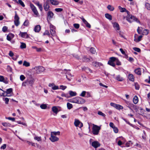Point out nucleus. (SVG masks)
<instances>
[{"label": "nucleus", "mask_w": 150, "mask_h": 150, "mask_svg": "<svg viewBox=\"0 0 150 150\" xmlns=\"http://www.w3.org/2000/svg\"><path fill=\"white\" fill-rule=\"evenodd\" d=\"M41 30V27L40 25H37L35 26L34 31L35 32H38Z\"/></svg>", "instance_id": "29"}, {"label": "nucleus", "mask_w": 150, "mask_h": 150, "mask_svg": "<svg viewBox=\"0 0 150 150\" xmlns=\"http://www.w3.org/2000/svg\"><path fill=\"white\" fill-rule=\"evenodd\" d=\"M14 22L16 26H17L19 25L20 22L19 19H15Z\"/></svg>", "instance_id": "51"}, {"label": "nucleus", "mask_w": 150, "mask_h": 150, "mask_svg": "<svg viewBox=\"0 0 150 150\" xmlns=\"http://www.w3.org/2000/svg\"><path fill=\"white\" fill-rule=\"evenodd\" d=\"M74 124L76 127H79L80 128H81L83 126V123L77 119H75Z\"/></svg>", "instance_id": "8"}, {"label": "nucleus", "mask_w": 150, "mask_h": 150, "mask_svg": "<svg viewBox=\"0 0 150 150\" xmlns=\"http://www.w3.org/2000/svg\"><path fill=\"white\" fill-rule=\"evenodd\" d=\"M105 17L107 19H112V16L110 14L108 13H106L105 14Z\"/></svg>", "instance_id": "45"}, {"label": "nucleus", "mask_w": 150, "mask_h": 150, "mask_svg": "<svg viewBox=\"0 0 150 150\" xmlns=\"http://www.w3.org/2000/svg\"><path fill=\"white\" fill-rule=\"evenodd\" d=\"M143 29V31L142 33V34L144 35H147L149 33V30L147 29H145L142 28Z\"/></svg>", "instance_id": "23"}, {"label": "nucleus", "mask_w": 150, "mask_h": 150, "mask_svg": "<svg viewBox=\"0 0 150 150\" xmlns=\"http://www.w3.org/2000/svg\"><path fill=\"white\" fill-rule=\"evenodd\" d=\"M108 64L113 67H114L115 66V64L114 62L111 61L110 60L108 61Z\"/></svg>", "instance_id": "44"}, {"label": "nucleus", "mask_w": 150, "mask_h": 150, "mask_svg": "<svg viewBox=\"0 0 150 150\" xmlns=\"http://www.w3.org/2000/svg\"><path fill=\"white\" fill-rule=\"evenodd\" d=\"M92 65L95 67H98L103 66V64L100 62H93L92 63Z\"/></svg>", "instance_id": "14"}, {"label": "nucleus", "mask_w": 150, "mask_h": 150, "mask_svg": "<svg viewBox=\"0 0 150 150\" xmlns=\"http://www.w3.org/2000/svg\"><path fill=\"white\" fill-rule=\"evenodd\" d=\"M13 89L12 88H9L6 91H5V94H6L7 96H11V94L12 93Z\"/></svg>", "instance_id": "16"}, {"label": "nucleus", "mask_w": 150, "mask_h": 150, "mask_svg": "<svg viewBox=\"0 0 150 150\" xmlns=\"http://www.w3.org/2000/svg\"><path fill=\"white\" fill-rule=\"evenodd\" d=\"M54 15V14L53 12L51 11H49L47 13V18H52Z\"/></svg>", "instance_id": "26"}, {"label": "nucleus", "mask_w": 150, "mask_h": 150, "mask_svg": "<svg viewBox=\"0 0 150 150\" xmlns=\"http://www.w3.org/2000/svg\"><path fill=\"white\" fill-rule=\"evenodd\" d=\"M52 111L55 113L56 114H57L58 112L59 111L58 110V109L57 108V107L55 106H53L52 108Z\"/></svg>", "instance_id": "25"}, {"label": "nucleus", "mask_w": 150, "mask_h": 150, "mask_svg": "<svg viewBox=\"0 0 150 150\" xmlns=\"http://www.w3.org/2000/svg\"><path fill=\"white\" fill-rule=\"evenodd\" d=\"M50 32L52 36L56 35L55 27L51 23H50Z\"/></svg>", "instance_id": "4"}, {"label": "nucleus", "mask_w": 150, "mask_h": 150, "mask_svg": "<svg viewBox=\"0 0 150 150\" xmlns=\"http://www.w3.org/2000/svg\"><path fill=\"white\" fill-rule=\"evenodd\" d=\"M142 28H140L139 27H138L137 29V31L138 33L140 34H142L143 31V29H142Z\"/></svg>", "instance_id": "41"}, {"label": "nucleus", "mask_w": 150, "mask_h": 150, "mask_svg": "<svg viewBox=\"0 0 150 150\" xmlns=\"http://www.w3.org/2000/svg\"><path fill=\"white\" fill-rule=\"evenodd\" d=\"M17 2L20 4L22 6L24 7L25 6V5L24 4L23 2L21 0H18V1H17Z\"/></svg>", "instance_id": "43"}, {"label": "nucleus", "mask_w": 150, "mask_h": 150, "mask_svg": "<svg viewBox=\"0 0 150 150\" xmlns=\"http://www.w3.org/2000/svg\"><path fill=\"white\" fill-rule=\"evenodd\" d=\"M55 10L56 11L58 12H60L63 11V9L60 8H56L55 9Z\"/></svg>", "instance_id": "57"}, {"label": "nucleus", "mask_w": 150, "mask_h": 150, "mask_svg": "<svg viewBox=\"0 0 150 150\" xmlns=\"http://www.w3.org/2000/svg\"><path fill=\"white\" fill-rule=\"evenodd\" d=\"M26 81L28 85L31 86H32L35 80L31 76H30L27 79Z\"/></svg>", "instance_id": "6"}, {"label": "nucleus", "mask_w": 150, "mask_h": 150, "mask_svg": "<svg viewBox=\"0 0 150 150\" xmlns=\"http://www.w3.org/2000/svg\"><path fill=\"white\" fill-rule=\"evenodd\" d=\"M0 96H7V95L5 94V91L0 88Z\"/></svg>", "instance_id": "33"}, {"label": "nucleus", "mask_w": 150, "mask_h": 150, "mask_svg": "<svg viewBox=\"0 0 150 150\" xmlns=\"http://www.w3.org/2000/svg\"><path fill=\"white\" fill-rule=\"evenodd\" d=\"M133 102L135 104H137L138 102V99L137 97L135 96L133 98Z\"/></svg>", "instance_id": "34"}, {"label": "nucleus", "mask_w": 150, "mask_h": 150, "mask_svg": "<svg viewBox=\"0 0 150 150\" xmlns=\"http://www.w3.org/2000/svg\"><path fill=\"white\" fill-rule=\"evenodd\" d=\"M33 135L35 136L34 137V139L35 140H37L38 142H40L42 141V138L40 136L38 137L35 134H34Z\"/></svg>", "instance_id": "21"}, {"label": "nucleus", "mask_w": 150, "mask_h": 150, "mask_svg": "<svg viewBox=\"0 0 150 150\" xmlns=\"http://www.w3.org/2000/svg\"><path fill=\"white\" fill-rule=\"evenodd\" d=\"M43 7L45 10L46 11H47L49 10L50 6L48 0H46L45 2L44 3Z\"/></svg>", "instance_id": "9"}, {"label": "nucleus", "mask_w": 150, "mask_h": 150, "mask_svg": "<svg viewBox=\"0 0 150 150\" xmlns=\"http://www.w3.org/2000/svg\"><path fill=\"white\" fill-rule=\"evenodd\" d=\"M49 86L51 87L52 89L54 90H57L59 89V86L55 85L54 83H50L49 84Z\"/></svg>", "instance_id": "15"}, {"label": "nucleus", "mask_w": 150, "mask_h": 150, "mask_svg": "<svg viewBox=\"0 0 150 150\" xmlns=\"http://www.w3.org/2000/svg\"><path fill=\"white\" fill-rule=\"evenodd\" d=\"M38 7L39 9L41 11H42L43 9L42 5L40 4L39 2H37L35 3Z\"/></svg>", "instance_id": "31"}, {"label": "nucleus", "mask_w": 150, "mask_h": 150, "mask_svg": "<svg viewBox=\"0 0 150 150\" xmlns=\"http://www.w3.org/2000/svg\"><path fill=\"white\" fill-rule=\"evenodd\" d=\"M0 81L3 82L6 84H7L8 83V81L6 79H5L2 76H0Z\"/></svg>", "instance_id": "19"}, {"label": "nucleus", "mask_w": 150, "mask_h": 150, "mask_svg": "<svg viewBox=\"0 0 150 150\" xmlns=\"http://www.w3.org/2000/svg\"><path fill=\"white\" fill-rule=\"evenodd\" d=\"M20 78L21 80L23 81L25 79V77L24 76L22 75L20 76Z\"/></svg>", "instance_id": "59"}, {"label": "nucleus", "mask_w": 150, "mask_h": 150, "mask_svg": "<svg viewBox=\"0 0 150 150\" xmlns=\"http://www.w3.org/2000/svg\"><path fill=\"white\" fill-rule=\"evenodd\" d=\"M13 37V34H9L7 36V39L8 41H10Z\"/></svg>", "instance_id": "32"}, {"label": "nucleus", "mask_w": 150, "mask_h": 150, "mask_svg": "<svg viewBox=\"0 0 150 150\" xmlns=\"http://www.w3.org/2000/svg\"><path fill=\"white\" fill-rule=\"evenodd\" d=\"M40 108L42 109H45L47 108V105L45 104H42L40 105Z\"/></svg>", "instance_id": "48"}, {"label": "nucleus", "mask_w": 150, "mask_h": 150, "mask_svg": "<svg viewBox=\"0 0 150 150\" xmlns=\"http://www.w3.org/2000/svg\"><path fill=\"white\" fill-rule=\"evenodd\" d=\"M21 37L25 38H29V36L26 32H20L19 34Z\"/></svg>", "instance_id": "11"}, {"label": "nucleus", "mask_w": 150, "mask_h": 150, "mask_svg": "<svg viewBox=\"0 0 150 150\" xmlns=\"http://www.w3.org/2000/svg\"><path fill=\"white\" fill-rule=\"evenodd\" d=\"M98 114L99 115H101L104 117L106 116V115L105 114L103 113L102 112L100 111H98Z\"/></svg>", "instance_id": "55"}, {"label": "nucleus", "mask_w": 150, "mask_h": 150, "mask_svg": "<svg viewBox=\"0 0 150 150\" xmlns=\"http://www.w3.org/2000/svg\"><path fill=\"white\" fill-rule=\"evenodd\" d=\"M50 140L52 142L57 141L59 140V138L56 136L51 135L50 137Z\"/></svg>", "instance_id": "12"}, {"label": "nucleus", "mask_w": 150, "mask_h": 150, "mask_svg": "<svg viewBox=\"0 0 150 150\" xmlns=\"http://www.w3.org/2000/svg\"><path fill=\"white\" fill-rule=\"evenodd\" d=\"M69 101L71 103H75L79 104H82L85 103V100L84 99L81 97H77L71 99Z\"/></svg>", "instance_id": "1"}, {"label": "nucleus", "mask_w": 150, "mask_h": 150, "mask_svg": "<svg viewBox=\"0 0 150 150\" xmlns=\"http://www.w3.org/2000/svg\"><path fill=\"white\" fill-rule=\"evenodd\" d=\"M17 122L18 124H21L23 125L27 126V124L26 123L21 122L20 121H18Z\"/></svg>", "instance_id": "60"}, {"label": "nucleus", "mask_w": 150, "mask_h": 150, "mask_svg": "<svg viewBox=\"0 0 150 150\" xmlns=\"http://www.w3.org/2000/svg\"><path fill=\"white\" fill-rule=\"evenodd\" d=\"M30 7L34 14L36 16H38L39 15V14L36 7L33 4L31 3L30 4Z\"/></svg>", "instance_id": "7"}, {"label": "nucleus", "mask_w": 150, "mask_h": 150, "mask_svg": "<svg viewBox=\"0 0 150 150\" xmlns=\"http://www.w3.org/2000/svg\"><path fill=\"white\" fill-rule=\"evenodd\" d=\"M67 107L68 109H70L73 107V106L72 104L69 103H68L67 104Z\"/></svg>", "instance_id": "46"}, {"label": "nucleus", "mask_w": 150, "mask_h": 150, "mask_svg": "<svg viewBox=\"0 0 150 150\" xmlns=\"http://www.w3.org/2000/svg\"><path fill=\"white\" fill-rule=\"evenodd\" d=\"M61 96L62 97H64L66 98H70V96L68 94H66L64 93L61 94Z\"/></svg>", "instance_id": "37"}, {"label": "nucleus", "mask_w": 150, "mask_h": 150, "mask_svg": "<svg viewBox=\"0 0 150 150\" xmlns=\"http://www.w3.org/2000/svg\"><path fill=\"white\" fill-rule=\"evenodd\" d=\"M67 88V86L63 85H61L60 86V89L63 90H64Z\"/></svg>", "instance_id": "58"}, {"label": "nucleus", "mask_w": 150, "mask_h": 150, "mask_svg": "<svg viewBox=\"0 0 150 150\" xmlns=\"http://www.w3.org/2000/svg\"><path fill=\"white\" fill-rule=\"evenodd\" d=\"M107 8L110 11H113L114 10V8L112 6L109 5L107 6Z\"/></svg>", "instance_id": "36"}, {"label": "nucleus", "mask_w": 150, "mask_h": 150, "mask_svg": "<svg viewBox=\"0 0 150 150\" xmlns=\"http://www.w3.org/2000/svg\"><path fill=\"white\" fill-rule=\"evenodd\" d=\"M85 71L87 73H92V70L88 67H85Z\"/></svg>", "instance_id": "42"}, {"label": "nucleus", "mask_w": 150, "mask_h": 150, "mask_svg": "<svg viewBox=\"0 0 150 150\" xmlns=\"http://www.w3.org/2000/svg\"><path fill=\"white\" fill-rule=\"evenodd\" d=\"M69 96L70 97L73 96H75L76 95L77 93L75 92H74L72 91H69Z\"/></svg>", "instance_id": "28"}, {"label": "nucleus", "mask_w": 150, "mask_h": 150, "mask_svg": "<svg viewBox=\"0 0 150 150\" xmlns=\"http://www.w3.org/2000/svg\"><path fill=\"white\" fill-rule=\"evenodd\" d=\"M29 23V21L28 20H25V21L24 22L23 25H24L25 26H28Z\"/></svg>", "instance_id": "52"}, {"label": "nucleus", "mask_w": 150, "mask_h": 150, "mask_svg": "<svg viewBox=\"0 0 150 150\" xmlns=\"http://www.w3.org/2000/svg\"><path fill=\"white\" fill-rule=\"evenodd\" d=\"M23 65L26 67H28L30 66V64L29 62H27L26 61H25L23 62Z\"/></svg>", "instance_id": "38"}, {"label": "nucleus", "mask_w": 150, "mask_h": 150, "mask_svg": "<svg viewBox=\"0 0 150 150\" xmlns=\"http://www.w3.org/2000/svg\"><path fill=\"white\" fill-rule=\"evenodd\" d=\"M3 100L5 101V103L6 104H8V102L9 101V99L8 98H3Z\"/></svg>", "instance_id": "47"}, {"label": "nucleus", "mask_w": 150, "mask_h": 150, "mask_svg": "<svg viewBox=\"0 0 150 150\" xmlns=\"http://www.w3.org/2000/svg\"><path fill=\"white\" fill-rule=\"evenodd\" d=\"M146 7L149 10H150V4L148 3H146L145 4Z\"/></svg>", "instance_id": "54"}, {"label": "nucleus", "mask_w": 150, "mask_h": 150, "mask_svg": "<svg viewBox=\"0 0 150 150\" xmlns=\"http://www.w3.org/2000/svg\"><path fill=\"white\" fill-rule=\"evenodd\" d=\"M93 125L92 133L94 135H97L99 133L100 127L94 124H93Z\"/></svg>", "instance_id": "3"}, {"label": "nucleus", "mask_w": 150, "mask_h": 150, "mask_svg": "<svg viewBox=\"0 0 150 150\" xmlns=\"http://www.w3.org/2000/svg\"><path fill=\"white\" fill-rule=\"evenodd\" d=\"M135 88L136 90H139V85L137 83H135Z\"/></svg>", "instance_id": "63"}, {"label": "nucleus", "mask_w": 150, "mask_h": 150, "mask_svg": "<svg viewBox=\"0 0 150 150\" xmlns=\"http://www.w3.org/2000/svg\"><path fill=\"white\" fill-rule=\"evenodd\" d=\"M118 7L121 12H125L127 13V19H136L135 18L134 16L129 15V12L125 8H122L120 6H119Z\"/></svg>", "instance_id": "2"}, {"label": "nucleus", "mask_w": 150, "mask_h": 150, "mask_svg": "<svg viewBox=\"0 0 150 150\" xmlns=\"http://www.w3.org/2000/svg\"><path fill=\"white\" fill-rule=\"evenodd\" d=\"M137 36V34H135L134 36V40L136 42H138L140 41L142 37V35H140L138 37V38L137 39L136 37Z\"/></svg>", "instance_id": "18"}, {"label": "nucleus", "mask_w": 150, "mask_h": 150, "mask_svg": "<svg viewBox=\"0 0 150 150\" xmlns=\"http://www.w3.org/2000/svg\"><path fill=\"white\" fill-rule=\"evenodd\" d=\"M91 145L94 148H96L100 146V144L98 141H95L92 143Z\"/></svg>", "instance_id": "13"}, {"label": "nucleus", "mask_w": 150, "mask_h": 150, "mask_svg": "<svg viewBox=\"0 0 150 150\" xmlns=\"http://www.w3.org/2000/svg\"><path fill=\"white\" fill-rule=\"evenodd\" d=\"M8 30V27L6 26H4L2 28V31L4 33H6Z\"/></svg>", "instance_id": "50"}, {"label": "nucleus", "mask_w": 150, "mask_h": 150, "mask_svg": "<svg viewBox=\"0 0 150 150\" xmlns=\"http://www.w3.org/2000/svg\"><path fill=\"white\" fill-rule=\"evenodd\" d=\"M21 45L20 46V47L21 49L25 48L26 47V45L25 43L23 42L21 43Z\"/></svg>", "instance_id": "49"}, {"label": "nucleus", "mask_w": 150, "mask_h": 150, "mask_svg": "<svg viewBox=\"0 0 150 150\" xmlns=\"http://www.w3.org/2000/svg\"><path fill=\"white\" fill-rule=\"evenodd\" d=\"M2 125L4 127H10L11 124L9 123L4 122L2 123Z\"/></svg>", "instance_id": "53"}, {"label": "nucleus", "mask_w": 150, "mask_h": 150, "mask_svg": "<svg viewBox=\"0 0 150 150\" xmlns=\"http://www.w3.org/2000/svg\"><path fill=\"white\" fill-rule=\"evenodd\" d=\"M113 28L116 30H119L120 29V27L118 23L116 22L112 23Z\"/></svg>", "instance_id": "17"}, {"label": "nucleus", "mask_w": 150, "mask_h": 150, "mask_svg": "<svg viewBox=\"0 0 150 150\" xmlns=\"http://www.w3.org/2000/svg\"><path fill=\"white\" fill-rule=\"evenodd\" d=\"M91 52L93 54H95L96 52L95 49L93 47L91 48L90 49Z\"/></svg>", "instance_id": "61"}, {"label": "nucleus", "mask_w": 150, "mask_h": 150, "mask_svg": "<svg viewBox=\"0 0 150 150\" xmlns=\"http://www.w3.org/2000/svg\"><path fill=\"white\" fill-rule=\"evenodd\" d=\"M134 71L136 74L138 75H140L141 74V69L140 68H138L135 69Z\"/></svg>", "instance_id": "27"}, {"label": "nucleus", "mask_w": 150, "mask_h": 150, "mask_svg": "<svg viewBox=\"0 0 150 150\" xmlns=\"http://www.w3.org/2000/svg\"><path fill=\"white\" fill-rule=\"evenodd\" d=\"M82 60L84 62H88L90 61V59L86 57L85 56H84L82 58Z\"/></svg>", "instance_id": "39"}, {"label": "nucleus", "mask_w": 150, "mask_h": 150, "mask_svg": "<svg viewBox=\"0 0 150 150\" xmlns=\"http://www.w3.org/2000/svg\"><path fill=\"white\" fill-rule=\"evenodd\" d=\"M117 59V58H116L114 57H112L110 58V60L114 62V61H116Z\"/></svg>", "instance_id": "62"}, {"label": "nucleus", "mask_w": 150, "mask_h": 150, "mask_svg": "<svg viewBox=\"0 0 150 150\" xmlns=\"http://www.w3.org/2000/svg\"><path fill=\"white\" fill-rule=\"evenodd\" d=\"M83 22L84 23V24L86 25V26L89 28H90L91 27V25L90 24L88 23L85 19H82Z\"/></svg>", "instance_id": "30"}, {"label": "nucleus", "mask_w": 150, "mask_h": 150, "mask_svg": "<svg viewBox=\"0 0 150 150\" xmlns=\"http://www.w3.org/2000/svg\"><path fill=\"white\" fill-rule=\"evenodd\" d=\"M115 79L120 81H122L124 80L123 78L120 75H117L115 78Z\"/></svg>", "instance_id": "24"}, {"label": "nucleus", "mask_w": 150, "mask_h": 150, "mask_svg": "<svg viewBox=\"0 0 150 150\" xmlns=\"http://www.w3.org/2000/svg\"><path fill=\"white\" fill-rule=\"evenodd\" d=\"M35 72L37 74H40L45 70V68L42 66L36 67L34 68Z\"/></svg>", "instance_id": "5"}, {"label": "nucleus", "mask_w": 150, "mask_h": 150, "mask_svg": "<svg viewBox=\"0 0 150 150\" xmlns=\"http://www.w3.org/2000/svg\"><path fill=\"white\" fill-rule=\"evenodd\" d=\"M60 132L59 131L57 132H52L51 133V135L56 136L57 135H60Z\"/></svg>", "instance_id": "35"}, {"label": "nucleus", "mask_w": 150, "mask_h": 150, "mask_svg": "<svg viewBox=\"0 0 150 150\" xmlns=\"http://www.w3.org/2000/svg\"><path fill=\"white\" fill-rule=\"evenodd\" d=\"M73 25L75 28L76 29H78L79 27V25L77 23L74 24Z\"/></svg>", "instance_id": "64"}, {"label": "nucleus", "mask_w": 150, "mask_h": 150, "mask_svg": "<svg viewBox=\"0 0 150 150\" xmlns=\"http://www.w3.org/2000/svg\"><path fill=\"white\" fill-rule=\"evenodd\" d=\"M128 78L131 81H134V77L132 74H129L128 75Z\"/></svg>", "instance_id": "22"}, {"label": "nucleus", "mask_w": 150, "mask_h": 150, "mask_svg": "<svg viewBox=\"0 0 150 150\" xmlns=\"http://www.w3.org/2000/svg\"><path fill=\"white\" fill-rule=\"evenodd\" d=\"M43 35H48L49 36H50V33L48 30H46L43 33Z\"/></svg>", "instance_id": "56"}, {"label": "nucleus", "mask_w": 150, "mask_h": 150, "mask_svg": "<svg viewBox=\"0 0 150 150\" xmlns=\"http://www.w3.org/2000/svg\"><path fill=\"white\" fill-rule=\"evenodd\" d=\"M48 1L49 2H50L53 5H57L59 4L58 1H57L53 0H48Z\"/></svg>", "instance_id": "20"}, {"label": "nucleus", "mask_w": 150, "mask_h": 150, "mask_svg": "<svg viewBox=\"0 0 150 150\" xmlns=\"http://www.w3.org/2000/svg\"><path fill=\"white\" fill-rule=\"evenodd\" d=\"M115 108L118 110H120L123 109V107L122 106L120 105L116 104Z\"/></svg>", "instance_id": "40"}, {"label": "nucleus", "mask_w": 150, "mask_h": 150, "mask_svg": "<svg viewBox=\"0 0 150 150\" xmlns=\"http://www.w3.org/2000/svg\"><path fill=\"white\" fill-rule=\"evenodd\" d=\"M125 102H126L127 104L128 105V107L130 109L132 110V108H133L134 109H136V105L131 103L130 102L126 100Z\"/></svg>", "instance_id": "10"}]
</instances>
